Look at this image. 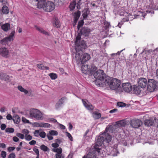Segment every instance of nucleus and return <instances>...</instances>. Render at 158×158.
I'll return each mask as SVG.
<instances>
[{
  "instance_id": "nucleus-4",
  "label": "nucleus",
  "mask_w": 158,
  "mask_h": 158,
  "mask_svg": "<svg viewBox=\"0 0 158 158\" xmlns=\"http://www.w3.org/2000/svg\"><path fill=\"white\" fill-rule=\"evenodd\" d=\"M29 117L38 120H41L44 119L43 114L42 112L38 109H35L30 110Z\"/></svg>"
},
{
  "instance_id": "nucleus-49",
  "label": "nucleus",
  "mask_w": 158,
  "mask_h": 158,
  "mask_svg": "<svg viewBox=\"0 0 158 158\" xmlns=\"http://www.w3.org/2000/svg\"><path fill=\"white\" fill-rule=\"evenodd\" d=\"M15 154L14 152H12L9 155L8 158H15Z\"/></svg>"
},
{
  "instance_id": "nucleus-47",
  "label": "nucleus",
  "mask_w": 158,
  "mask_h": 158,
  "mask_svg": "<svg viewBox=\"0 0 158 158\" xmlns=\"http://www.w3.org/2000/svg\"><path fill=\"white\" fill-rule=\"evenodd\" d=\"M46 135L45 132L44 131H41L40 132L39 136L42 138H44Z\"/></svg>"
},
{
  "instance_id": "nucleus-51",
  "label": "nucleus",
  "mask_w": 158,
  "mask_h": 158,
  "mask_svg": "<svg viewBox=\"0 0 158 158\" xmlns=\"http://www.w3.org/2000/svg\"><path fill=\"white\" fill-rule=\"evenodd\" d=\"M6 153L4 151H2L1 156L3 158H5L6 156Z\"/></svg>"
},
{
  "instance_id": "nucleus-46",
  "label": "nucleus",
  "mask_w": 158,
  "mask_h": 158,
  "mask_svg": "<svg viewBox=\"0 0 158 158\" xmlns=\"http://www.w3.org/2000/svg\"><path fill=\"white\" fill-rule=\"evenodd\" d=\"M84 23V22L83 20H81V21H79L77 26V28L78 29H79L80 27L83 26Z\"/></svg>"
},
{
  "instance_id": "nucleus-35",
  "label": "nucleus",
  "mask_w": 158,
  "mask_h": 158,
  "mask_svg": "<svg viewBox=\"0 0 158 158\" xmlns=\"http://www.w3.org/2000/svg\"><path fill=\"white\" fill-rule=\"evenodd\" d=\"M146 13H150L151 14H152L154 13V11L153 10H148L147 11H146V12H143V13H141V14H142V16L143 17H144L146 15Z\"/></svg>"
},
{
  "instance_id": "nucleus-5",
  "label": "nucleus",
  "mask_w": 158,
  "mask_h": 158,
  "mask_svg": "<svg viewBox=\"0 0 158 158\" xmlns=\"http://www.w3.org/2000/svg\"><path fill=\"white\" fill-rule=\"evenodd\" d=\"M128 121L126 119H124L118 121L116 122V124L114 125H109V131H113V129L115 130L116 132L118 130V128L124 127L128 123Z\"/></svg>"
},
{
  "instance_id": "nucleus-38",
  "label": "nucleus",
  "mask_w": 158,
  "mask_h": 158,
  "mask_svg": "<svg viewBox=\"0 0 158 158\" xmlns=\"http://www.w3.org/2000/svg\"><path fill=\"white\" fill-rule=\"evenodd\" d=\"M66 99V98L65 97H63L61 98L59 101L57 103V105L58 106V104L61 103V104H63L64 102V101Z\"/></svg>"
},
{
  "instance_id": "nucleus-52",
  "label": "nucleus",
  "mask_w": 158,
  "mask_h": 158,
  "mask_svg": "<svg viewBox=\"0 0 158 158\" xmlns=\"http://www.w3.org/2000/svg\"><path fill=\"white\" fill-rule=\"evenodd\" d=\"M34 126L36 127H41L42 122L40 123H34Z\"/></svg>"
},
{
  "instance_id": "nucleus-58",
  "label": "nucleus",
  "mask_w": 158,
  "mask_h": 158,
  "mask_svg": "<svg viewBox=\"0 0 158 158\" xmlns=\"http://www.w3.org/2000/svg\"><path fill=\"white\" fill-rule=\"evenodd\" d=\"M6 127V125L5 124H2L1 126V128L2 130H4Z\"/></svg>"
},
{
  "instance_id": "nucleus-17",
  "label": "nucleus",
  "mask_w": 158,
  "mask_h": 158,
  "mask_svg": "<svg viewBox=\"0 0 158 158\" xmlns=\"http://www.w3.org/2000/svg\"><path fill=\"white\" fill-rule=\"evenodd\" d=\"M148 81L146 79L144 78H140L138 81V85L142 88H144L148 84Z\"/></svg>"
},
{
  "instance_id": "nucleus-31",
  "label": "nucleus",
  "mask_w": 158,
  "mask_h": 158,
  "mask_svg": "<svg viewBox=\"0 0 158 158\" xmlns=\"http://www.w3.org/2000/svg\"><path fill=\"white\" fill-rule=\"evenodd\" d=\"M37 66L39 69H40L48 70L49 69V68L48 67L44 66L42 64H37Z\"/></svg>"
},
{
  "instance_id": "nucleus-50",
  "label": "nucleus",
  "mask_w": 158,
  "mask_h": 158,
  "mask_svg": "<svg viewBox=\"0 0 158 158\" xmlns=\"http://www.w3.org/2000/svg\"><path fill=\"white\" fill-rule=\"evenodd\" d=\"M37 147L36 146H35L33 149V151L35 152V153L36 154V155H38L39 154V150L37 148Z\"/></svg>"
},
{
  "instance_id": "nucleus-21",
  "label": "nucleus",
  "mask_w": 158,
  "mask_h": 158,
  "mask_svg": "<svg viewBox=\"0 0 158 158\" xmlns=\"http://www.w3.org/2000/svg\"><path fill=\"white\" fill-rule=\"evenodd\" d=\"M154 119H155V117H153L145 120L144 121L145 125L148 127H150L152 126L154 123Z\"/></svg>"
},
{
  "instance_id": "nucleus-15",
  "label": "nucleus",
  "mask_w": 158,
  "mask_h": 158,
  "mask_svg": "<svg viewBox=\"0 0 158 158\" xmlns=\"http://www.w3.org/2000/svg\"><path fill=\"white\" fill-rule=\"evenodd\" d=\"M0 54L6 58H8L10 56V52L7 48L5 47L0 48Z\"/></svg>"
},
{
  "instance_id": "nucleus-9",
  "label": "nucleus",
  "mask_w": 158,
  "mask_h": 158,
  "mask_svg": "<svg viewBox=\"0 0 158 158\" xmlns=\"http://www.w3.org/2000/svg\"><path fill=\"white\" fill-rule=\"evenodd\" d=\"M109 127V125L106 127L105 131L102 133L103 136L105 138V141L108 143L111 141L112 138V136L109 134V133H115L116 132L115 130L114 129L113 131H108Z\"/></svg>"
},
{
  "instance_id": "nucleus-6",
  "label": "nucleus",
  "mask_w": 158,
  "mask_h": 158,
  "mask_svg": "<svg viewBox=\"0 0 158 158\" xmlns=\"http://www.w3.org/2000/svg\"><path fill=\"white\" fill-rule=\"evenodd\" d=\"M85 48H80V46H78L76 44L75 49L76 50V53L75 54L74 58L76 61V62L78 64H82V56L83 54L82 49Z\"/></svg>"
},
{
  "instance_id": "nucleus-57",
  "label": "nucleus",
  "mask_w": 158,
  "mask_h": 158,
  "mask_svg": "<svg viewBox=\"0 0 158 158\" xmlns=\"http://www.w3.org/2000/svg\"><path fill=\"white\" fill-rule=\"evenodd\" d=\"M6 75L4 73H0V78L2 80H4Z\"/></svg>"
},
{
  "instance_id": "nucleus-2",
  "label": "nucleus",
  "mask_w": 158,
  "mask_h": 158,
  "mask_svg": "<svg viewBox=\"0 0 158 158\" xmlns=\"http://www.w3.org/2000/svg\"><path fill=\"white\" fill-rule=\"evenodd\" d=\"M92 74H93L94 77L96 79L95 81L96 85L100 87H103L105 83V79L108 77H106L104 71L101 69L96 70L93 71Z\"/></svg>"
},
{
  "instance_id": "nucleus-33",
  "label": "nucleus",
  "mask_w": 158,
  "mask_h": 158,
  "mask_svg": "<svg viewBox=\"0 0 158 158\" xmlns=\"http://www.w3.org/2000/svg\"><path fill=\"white\" fill-rule=\"evenodd\" d=\"M52 127V126L48 123L42 122L41 127L49 128Z\"/></svg>"
},
{
  "instance_id": "nucleus-3",
  "label": "nucleus",
  "mask_w": 158,
  "mask_h": 158,
  "mask_svg": "<svg viewBox=\"0 0 158 158\" xmlns=\"http://www.w3.org/2000/svg\"><path fill=\"white\" fill-rule=\"evenodd\" d=\"M90 31V29L87 28H83L81 31L76 38L75 44L78 46H80V48H84L86 47L85 42L83 40H81V36L83 35L85 36L88 35Z\"/></svg>"
},
{
  "instance_id": "nucleus-19",
  "label": "nucleus",
  "mask_w": 158,
  "mask_h": 158,
  "mask_svg": "<svg viewBox=\"0 0 158 158\" xmlns=\"http://www.w3.org/2000/svg\"><path fill=\"white\" fill-rule=\"evenodd\" d=\"M58 134V132L56 131L52 130L49 131L47 136L48 140H51L53 139V136H56Z\"/></svg>"
},
{
  "instance_id": "nucleus-28",
  "label": "nucleus",
  "mask_w": 158,
  "mask_h": 158,
  "mask_svg": "<svg viewBox=\"0 0 158 158\" xmlns=\"http://www.w3.org/2000/svg\"><path fill=\"white\" fill-rule=\"evenodd\" d=\"M80 15V13L79 12L75 13L74 14V23H77Z\"/></svg>"
},
{
  "instance_id": "nucleus-23",
  "label": "nucleus",
  "mask_w": 158,
  "mask_h": 158,
  "mask_svg": "<svg viewBox=\"0 0 158 158\" xmlns=\"http://www.w3.org/2000/svg\"><path fill=\"white\" fill-rule=\"evenodd\" d=\"M82 64L89 60L90 58L89 54L87 53H85L82 56Z\"/></svg>"
},
{
  "instance_id": "nucleus-32",
  "label": "nucleus",
  "mask_w": 158,
  "mask_h": 158,
  "mask_svg": "<svg viewBox=\"0 0 158 158\" xmlns=\"http://www.w3.org/2000/svg\"><path fill=\"white\" fill-rule=\"evenodd\" d=\"M13 120L15 123H18L20 120V118L18 115H16L14 117Z\"/></svg>"
},
{
  "instance_id": "nucleus-64",
  "label": "nucleus",
  "mask_w": 158,
  "mask_h": 158,
  "mask_svg": "<svg viewBox=\"0 0 158 158\" xmlns=\"http://www.w3.org/2000/svg\"><path fill=\"white\" fill-rule=\"evenodd\" d=\"M36 141L34 140H32L29 143L31 145H33L36 143Z\"/></svg>"
},
{
  "instance_id": "nucleus-36",
  "label": "nucleus",
  "mask_w": 158,
  "mask_h": 158,
  "mask_svg": "<svg viewBox=\"0 0 158 158\" xmlns=\"http://www.w3.org/2000/svg\"><path fill=\"white\" fill-rule=\"evenodd\" d=\"M49 76L51 79L52 80H55L57 77V75L56 73H50Z\"/></svg>"
},
{
  "instance_id": "nucleus-44",
  "label": "nucleus",
  "mask_w": 158,
  "mask_h": 158,
  "mask_svg": "<svg viewBox=\"0 0 158 158\" xmlns=\"http://www.w3.org/2000/svg\"><path fill=\"white\" fill-rule=\"evenodd\" d=\"M16 135L21 139H23L24 138V135L23 134L18 133L16 134Z\"/></svg>"
},
{
  "instance_id": "nucleus-7",
  "label": "nucleus",
  "mask_w": 158,
  "mask_h": 158,
  "mask_svg": "<svg viewBox=\"0 0 158 158\" xmlns=\"http://www.w3.org/2000/svg\"><path fill=\"white\" fill-rule=\"evenodd\" d=\"M15 33V30L11 31L8 36L5 37L0 40V44L3 45L8 46L9 43L14 40Z\"/></svg>"
},
{
  "instance_id": "nucleus-25",
  "label": "nucleus",
  "mask_w": 158,
  "mask_h": 158,
  "mask_svg": "<svg viewBox=\"0 0 158 158\" xmlns=\"http://www.w3.org/2000/svg\"><path fill=\"white\" fill-rule=\"evenodd\" d=\"M133 91V93L136 94H139L141 90L140 88L138 86L134 85L132 87Z\"/></svg>"
},
{
  "instance_id": "nucleus-53",
  "label": "nucleus",
  "mask_w": 158,
  "mask_h": 158,
  "mask_svg": "<svg viewBox=\"0 0 158 158\" xmlns=\"http://www.w3.org/2000/svg\"><path fill=\"white\" fill-rule=\"evenodd\" d=\"M118 106L119 107H123L126 106V104L122 102H118L117 103Z\"/></svg>"
},
{
  "instance_id": "nucleus-16",
  "label": "nucleus",
  "mask_w": 158,
  "mask_h": 158,
  "mask_svg": "<svg viewBox=\"0 0 158 158\" xmlns=\"http://www.w3.org/2000/svg\"><path fill=\"white\" fill-rule=\"evenodd\" d=\"M122 87L123 90L127 92H130L132 90L133 86L128 82L123 83Z\"/></svg>"
},
{
  "instance_id": "nucleus-13",
  "label": "nucleus",
  "mask_w": 158,
  "mask_h": 158,
  "mask_svg": "<svg viewBox=\"0 0 158 158\" xmlns=\"http://www.w3.org/2000/svg\"><path fill=\"white\" fill-rule=\"evenodd\" d=\"M129 123L131 127L134 128H138L143 124L141 120L139 119L135 118L130 120Z\"/></svg>"
},
{
  "instance_id": "nucleus-8",
  "label": "nucleus",
  "mask_w": 158,
  "mask_h": 158,
  "mask_svg": "<svg viewBox=\"0 0 158 158\" xmlns=\"http://www.w3.org/2000/svg\"><path fill=\"white\" fill-rule=\"evenodd\" d=\"M158 82L153 79H148V81L147 89L150 92H152L156 89L157 86Z\"/></svg>"
},
{
  "instance_id": "nucleus-14",
  "label": "nucleus",
  "mask_w": 158,
  "mask_h": 158,
  "mask_svg": "<svg viewBox=\"0 0 158 158\" xmlns=\"http://www.w3.org/2000/svg\"><path fill=\"white\" fill-rule=\"evenodd\" d=\"M108 150V154L112 156H116L119 153L117 149V145H114V147H110Z\"/></svg>"
},
{
  "instance_id": "nucleus-39",
  "label": "nucleus",
  "mask_w": 158,
  "mask_h": 158,
  "mask_svg": "<svg viewBox=\"0 0 158 158\" xmlns=\"http://www.w3.org/2000/svg\"><path fill=\"white\" fill-rule=\"evenodd\" d=\"M12 77L11 76H9L8 75H6L4 78V80L7 82H9L11 81L12 80Z\"/></svg>"
},
{
  "instance_id": "nucleus-43",
  "label": "nucleus",
  "mask_w": 158,
  "mask_h": 158,
  "mask_svg": "<svg viewBox=\"0 0 158 158\" xmlns=\"http://www.w3.org/2000/svg\"><path fill=\"white\" fill-rule=\"evenodd\" d=\"M25 139L26 140L29 141L32 139V137L30 135L26 134L25 135Z\"/></svg>"
},
{
  "instance_id": "nucleus-11",
  "label": "nucleus",
  "mask_w": 158,
  "mask_h": 158,
  "mask_svg": "<svg viewBox=\"0 0 158 158\" xmlns=\"http://www.w3.org/2000/svg\"><path fill=\"white\" fill-rule=\"evenodd\" d=\"M100 136L98 137L96 142V145L94 147L95 150L98 152H100V149L98 147L101 146L103 142L105 141V138L103 136L102 134L101 133Z\"/></svg>"
},
{
  "instance_id": "nucleus-41",
  "label": "nucleus",
  "mask_w": 158,
  "mask_h": 158,
  "mask_svg": "<svg viewBox=\"0 0 158 158\" xmlns=\"http://www.w3.org/2000/svg\"><path fill=\"white\" fill-rule=\"evenodd\" d=\"M53 151L54 152H57V153H61L62 150L61 148H59L56 149H53Z\"/></svg>"
},
{
  "instance_id": "nucleus-37",
  "label": "nucleus",
  "mask_w": 158,
  "mask_h": 158,
  "mask_svg": "<svg viewBox=\"0 0 158 158\" xmlns=\"http://www.w3.org/2000/svg\"><path fill=\"white\" fill-rule=\"evenodd\" d=\"M125 50V49H124L122 50H121V51H118L117 53H113V54H111V56L112 57H113V58H114V57H115V56H119L121 53V52H122L124 50Z\"/></svg>"
},
{
  "instance_id": "nucleus-48",
  "label": "nucleus",
  "mask_w": 158,
  "mask_h": 158,
  "mask_svg": "<svg viewBox=\"0 0 158 158\" xmlns=\"http://www.w3.org/2000/svg\"><path fill=\"white\" fill-rule=\"evenodd\" d=\"M66 136L68 137L69 139L72 141L73 140V138L69 132H66Z\"/></svg>"
},
{
  "instance_id": "nucleus-54",
  "label": "nucleus",
  "mask_w": 158,
  "mask_h": 158,
  "mask_svg": "<svg viewBox=\"0 0 158 158\" xmlns=\"http://www.w3.org/2000/svg\"><path fill=\"white\" fill-rule=\"evenodd\" d=\"M15 149V147H9L7 148L8 151L9 152L13 151Z\"/></svg>"
},
{
  "instance_id": "nucleus-61",
  "label": "nucleus",
  "mask_w": 158,
  "mask_h": 158,
  "mask_svg": "<svg viewBox=\"0 0 158 158\" xmlns=\"http://www.w3.org/2000/svg\"><path fill=\"white\" fill-rule=\"evenodd\" d=\"M13 140L15 142H17L19 140V138L16 136H14L13 138Z\"/></svg>"
},
{
  "instance_id": "nucleus-45",
  "label": "nucleus",
  "mask_w": 158,
  "mask_h": 158,
  "mask_svg": "<svg viewBox=\"0 0 158 158\" xmlns=\"http://www.w3.org/2000/svg\"><path fill=\"white\" fill-rule=\"evenodd\" d=\"M22 121L24 123H30L29 120L27 119L25 117H23L22 118Z\"/></svg>"
},
{
  "instance_id": "nucleus-60",
  "label": "nucleus",
  "mask_w": 158,
  "mask_h": 158,
  "mask_svg": "<svg viewBox=\"0 0 158 158\" xmlns=\"http://www.w3.org/2000/svg\"><path fill=\"white\" fill-rule=\"evenodd\" d=\"M6 119L8 120H10L12 119V117L10 114H8L6 116Z\"/></svg>"
},
{
  "instance_id": "nucleus-42",
  "label": "nucleus",
  "mask_w": 158,
  "mask_h": 158,
  "mask_svg": "<svg viewBox=\"0 0 158 158\" xmlns=\"http://www.w3.org/2000/svg\"><path fill=\"white\" fill-rule=\"evenodd\" d=\"M40 148L44 152L47 151L48 149V147L44 145H41L40 146Z\"/></svg>"
},
{
  "instance_id": "nucleus-63",
  "label": "nucleus",
  "mask_w": 158,
  "mask_h": 158,
  "mask_svg": "<svg viewBox=\"0 0 158 158\" xmlns=\"http://www.w3.org/2000/svg\"><path fill=\"white\" fill-rule=\"evenodd\" d=\"M61 153H56V158H61Z\"/></svg>"
},
{
  "instance_id": "nucleus-22",
  "label": "nucleus",
  "mask_w": 158,
  "mask_h": 158,
  "mask_svg": "<svg viewBox=\"0 0 158 158\" xmlns=\"http://www.w3.org/2000/svg\"><path fill=\"white\" fill-rule=\"evenodd\" d=\"M2 29L4 31L7 32L10 29V24L9 23H6L2 24L1 26Z\"/></svg>"
},
{
  "instance_id": "nucleus-18",
  "label": "nucleus",
  "mask_w": 158,
  "mask_h": 158,
  "mask_svg": "<svg viewBox=\"0 0 158 158\" xmlns=\"http://www.w3.org/2000/svg\"><path fill=\"white\" fill-rule=\"evenodd\" d=\"M45 0H32L33 4L37 6L39 8H41L45 2Z\"/></svg>"
},
{
  "instance_id": "nucleus-62",
  "label": "nucleus",
  "mask_w": 158,
  "mask_h": 158,
  "mask_svg": "<svg viewBox=\"0 0 158 158\" xmlns=\"http://www.w3.org/2000/svg\"><path fill=\"white\" fill-rule=\"evenodd\" d=\"M18 89L20 91L23 92L24 89L22 86L19 85L18 86Z\"/></svg>"
},
{
  "instance_id": "nucleus-40",
  "label": "nucleus",
  "mask_w": 158,
  "mask_h": 158,
  "mask_svg": "<svg viewBox=\"0 0 158 158\" xmlns=\"http://www.w3.org/2000/svg\"><path fill=\"white\" fill-rule=\"evenodd\" d=\"M6 132L7 133H12L14 131V129L13 128H7L5 130Z\"/></svg>"
},
{
  "instance_id": "nucleus-59",
  "label": "nucleus",
  "mask_w": 158,
  "mask_h": 158,
  "mask_svg": "<svg viewBox=\"0 0 158 158\" xmlns=\"http://www.w3.org/2000/svg\"><path fill=\"white\" fill-rule=\"evenodd\" d=\"M52 146L54 148H56L59 146V144L57 143H53L52 144Z\"/></svg>"
},
{
  "instance_id": "nucleus-20",
  "label": "nucleus",
  "mask_w": 158,
  "mask_h": 158,
  "mask_svg": "<svg viewBox=\"0 0 158 158\" xmlns=\"http://www.w3.org/2000/svg\"><path fill=\"white\" fill-rule=\"evenodd\" d=\"M82 102L83 105L87 109L92 110L94 109L93 106L87 100L82 99Z\"/></svg>"
},
{
  "instance_id": "nucleus-1",
  "label": "nucleus",
  "mask_w": 158,
  "mask_h": 158,
  "mask_svg": "<svg viewBox=\"0 0 158 158\" xmlns=\"http://www.w3.org/2000/svg\"><path fill=\"white\" fill-rule=\"evenodd\" d=\"M120 81L116 78L111 79L109 77L106 78L105 83L103 87H109L112 90H116L117 92H121L122 90Z\"/></svg>"
},
{
  "instance_id": "nucleus-34",
  "label": "nucleus",
  "mask_w": 158,
  "mask_h": 158,
  "mask_svg": "<svg viewBox=\"0 0 158 158\" xmlns=\"http://www.w3.org/2000/svg\"><path fill=\"white\" fill-rule=\"evenodd\" d=\"M76 5V2L74 1H73V2L71 3L69 6V8L71 10H73L75 8Z\"/></svg>"
},
{
  "instance_id": "nucleus-30",
  "label": "nucleus",
  "mask_w": 158,
  "mask_h": 158,
  "mask_svg": "<svg viewBox=\"0 0 158 158\" xmlns=\"http://www.w3.org/2000/svg\"><path fill=\"white\" fill-rule=\"evenodd\" d=\"M93 116L95 119H97L100 118L101 117V114L100 113L97 112H95L93 113Z\"/></svg>"
},
{
  "instance_id": "nucleus-29",
  "label": "nucleus",
  "mask_w": 158,
  "mask_h": 158,
  "mask_svg": "<svg viewBox=\"0 0 158 158\" xmlns=\"http://www.w3.org/2000/svg\"><path fill=\"white\" fill-rule=\"evenodd\" d=\"M2 13L5 14H7L9 12L8 7L4 5L2 7Z\"/></svg>"
},
{
  "instance_id": "nucleus-10",
  "label": "nucleus",
  "mask_w": 158,
  "mask_h": 158,
  "mask_svg": "<svg viewBox=\"0 0 158 158\" xmlns=\"http://www.w3.org/2000/svg\"><path fill=\"white\" fill-rule=\"evenodd\" d=\"M81 69L82 72L85 74L89 73L92 74L93 71L97 70V68L93 65L90 69V67H88V65L87 64H84L82 66Z\"/></svg>"
},
{
  "instance_id": "nucleus-26",
  "label": "nucleus",
  "mask_w": 158,
  "mask_h": 158,
  "mask_svg": "<svg viewBox=\"0 0 158 158\" xmlns=\"http://www.w3.org/2000/svg\"><path fill=\"white\" fill-rule=\"evenodd\" d=\"M35 27L37 30L40 33L46 35H49V33L48 32L46 31L41 27H39L37 26H35Z\"/></svg>"
},
{
  "instance_id": "nucleus-56",
  "label": "nucleus",
  "mask_w": 158,
  "mask_h": 158,
  "mask_svg": "<svg viewBox=\"0 0 158 158\" xmlns=\"http://www.w3.org/2000/svg\"><path fill=\"white\" fill-rule=\"evenodd\" d=\"M34 133L35 136H38L39 135L40 132L38 130H36L34 132Z\"/></svg>"
},
{
  "instance_id": "nucleus-12",
  "label": "nucleus",
  "mask_w": 158,
  "mask_h": 158,
  "mask_svg": "<svg viewBox=\"0 0 158 158\" xmlns=\"http://www.w3.org/2000/svg\"><path fill=\"white\" fill-rule=\"evenodd\" d=\"M55 7V5L53 2L51 1H48L46 3H44L42 8H43L45 11L49 12L53 10Z\"/></svg>"
},
{
  "instance_id": "nucleus-24",
  "label": "nucleus",
  "mask_w": 158,
  "mask_h": 158,
  "mask_svg": "<svg viewBox=\"0 0 158 158\" xmlns=\"http://www.w3.org/2000/svg\"><path fill=\"white\" fill-rule=\"evenodd\" d=\"M52 23L53 25L56 27L59 28L60 26V23L58 19L56 17L53 18Z\"/></svg>"
},
{
  "instance_id": "nucleus-55",
  "label": "nucleus",
  "mask_w": 158,
  "mask_h": 158,
  "mask_svg": "<svg viewBox=\"0 0 158 158\" xmlns=\"http://www.w3.org/2000/svg\"><path fill=\"white\" fill-rule=\"evenodd\" d=\"M22 132L25 135H26V134H29L30 131L27 129H24L22 130Z\"/></svg>"
},
{
  "instance_id": "nucleus-27",
  "label": "nucleus",
  "mask_w": 158,
  "mask_h": 158,
  "mask_svg": "<svg viewBox=\"0 0 158 158\" xmlns=\"http://www.w3.org/2000/svg\"><path fill=\"white\" fill-rule=\"evenodd\" d=\"M96 154L94 152L92 153L89 152L86 156H85L83 158H96Z\"/></svg>"
}]
</instances>
